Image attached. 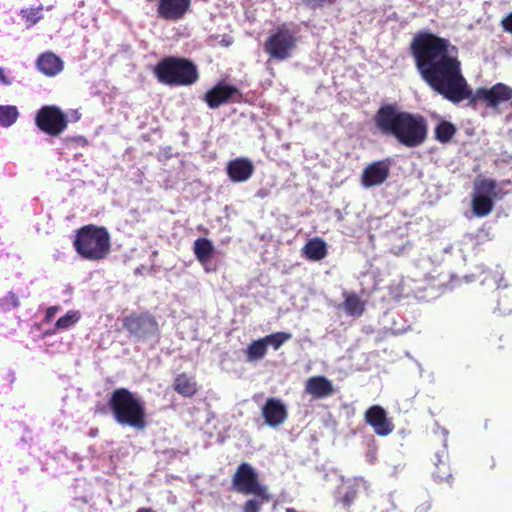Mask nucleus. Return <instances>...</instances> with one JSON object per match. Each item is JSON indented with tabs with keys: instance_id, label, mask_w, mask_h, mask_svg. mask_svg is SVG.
Listing matches in <instances>:
<instances>
[{
	"instance_id": "7c9ffc66",
	"label": "nucleus",
	"mask_w": 512,
	"mask_h": 512,
	"mask_svg": "<svg viewBox=\"0 0 512 512\" xmlns=\"http://www.w3.org/2000/svg\"><path fill=\"white\" fill-rule=\"evenodd\" d=\"M65 142L67 144H71V145H75V146H80V147H85L88 145V140L84 137V136H72V137H67L65 139Z\"/></svg>"
},
{
	"instance_id": "9b49d317",
	"label": "nucleus",
	"mask_w": 512,
	"mask_h": 512,
	"mask_svg": "<svg viewBox=\"0 0 512 512\" xmlns=\"http://www.w3.org/2000/svg\"><path fill=\"white\" fill-rule=\"evenodd\" d=\"M391 162L389 159L375 161L365 167L361 176V184L365 188L383 184L390 174Z\"/></svg>"
},
{
	"instance_id": "6e6552de",
	"label": "nucleus",
	"mask_w": 512,
	"mask_h": 512,
	"mask_svg": "<svg viewBox=\"0 0 512 512\" xmlns=\"http://www.w3.org/2000/svg\"><path fill=\"white\" fill-rule=\"evenodd\" d=\"M232 485L236 492L243 495H255L268 501V487L259 482L257 471L246 462L241 463L232 476Z\"/></svg>"
},
{
	"instance_id": "423d86ee",
	"label": "nucleus",
	"mask_w": 512,
	"mask_h": 512,
	"mask_svg": "<svg viewBox=\"0 0 512 512\" xmlns=\"http://www.w3.org/2000/svg\"><path fill=\"white\" fill-rule=\"evenodd\" d=\"M296 32L286 24L278 26L264 43V51L270 59L284 61L289 59L297 47Z\"/></svg>"
},
{
	"instance_id": "ddd939ff",
	"label": "nucleus",
	"mask_w": 512,
	"mask_h": 512,
	"mask_svg": "<svg viewBox=\"0 0 512 512\" xmlns=\"http://www.w3.org/2000/svg\"><path fill=\"white\" fill-rule=\"evenodd\" d=\"M365 421L379 436H387L394 430V424L387 418L386 411L378 405L366 410Z\"/></svg>"
},
{
	"instance_id": "e433bc0d",
	"label": "nucleus",
	"mask_w": 512,
	"mask_h": 512,
	"mask_svg": "<svg viewBox=\"0 0 512 512\" xmlns=\"http://www.w3.org/2000/svg\"><path fill=\"white\" fill-rule=\"evenodd\" d=\"M286 512H298V511L294 508H287Z\"/></svg>"
},
{
	"instance_id": "20e7f679",
	"label": "nucleus",
	"mask_w": 512,
	"mask_h": 512,
	"mask_svg": "<svg viewBox=\"0 0 512 512\" xmlns=\"http://www.w3.org/2000/svg\"><path fill=\"white\" fill-rule=\"evenodd\" d=\"M73 247L77 254L88 261H101L111 251V238L103 226L88 224L75 232Z\"/></svg>"
},
{
	"instance_id": "1a4fd4ad",
	"label": "nucleus",
	"mask_w": 512,
	"mask_h": 512,
	"mask_svg": "<svg viewBox=\"0 0 512 512\" xmlns=\"http://www.w3.org/2000/svg\"><path fill=\"white\" fill-rule=\"evenodd\" d=\"M67 115L57 106L45 105L41 107L35 116V124L45 134L57 137L68 126Z\"/></svg>"
},
{
	"instance_id": "a211bd4d",
	"label": "nucleus",
	"mask_w": 512,
	"mask_h": 512,
	"mask_svg": "<svg viewBox=\"0 0 512 512\" xmlns=\"http://www.w3.org/2000/svg\"><path fill=\"white\" fill-rule=\"evenodd\" d=\"M172 387L175 392L185 398H192L198 392V384L194 377L184 372L174 378Z\"/></svg>"
},
{
	"instance_id": "2f4dec72",
	"label": "nucleus",
	"mask_w": 512,
	"mask_h": 512,
	"mask_svg": "<svg viewBox=\"0 0 512 512\" xmlns=\"http://www.w3.org/2000/svg\"><path fill=\"white\" fill-rule=\"evenodd\" d=\"M501 26L505 32L512 34V12L501 20Z\"/></svg>"
},
{
	"instance_id": "c756f323",
	"label": "nucleus",
	"mask_w": 512,
	"mask_h": 512,
	"mask_svg": "<svg viewBox=\"0 0 512 512\" xmlns=\"http://www.w3.org/2000/svg\"><path fill=\"white\" fill-rule=\"evenodd\" d=\"M261 503L255 499H249L244 503L243 512H260Z\"/></svg>"
},
{
	"instance_id": "4be33fe9",
	"label": "nucleus",
	"mask_w": 512,
	"mask_h": 512,
	"mask_svg": "<svg viewBox=\"0 0 512 512\" xmlns=\"http://www.w3.org/2000/svg\"><path fill=\"white\" fill-rule=\"evenodd\" d=\"M456 132L457 129L454 124L446 120H440L435 126L434 137L438 142L446 144L453 139Z\"/></svg>"
},
{
	"instance_id": "f257e3e1",
	"label": "nucleus",
	"mask_w": 512,
	"mask_h": 512,
	"mask_svg": "<svg viewBox=\"0 0 512 512\" xmlns=\"http://www.w3.org/2000/svg\"><path fill=\"white\" fill-rule=\"evenodd\" d=\"M409 53L422 80L454 104L469 99L472 105L481 102L487 108L495 109L512 99V87L504 83L478 88L473 94L462 73L459 50L448 38L420 30L410 42Z\"/></svg>"
},
{
	"instance_id": "412c9836",
	"label": "nucleus",
	"mask_w": 512,
	"mask_h": 512,
	"mask_svg": "<svg viewBox=\"0 0 512 512\" xmlns=\"http://www.w3.org/2000/svg\"><path fill=\"white\" fill-rule=\"evenodd\" d=\"M193 250L196 259L201 264H205L212 256L214 252V246L208 238L201 237L194 241Z\"/></svg>"
},
{
	"instance_id": "bb28decb",
	"label": "nucleus",
	"mask_w": 512,
	"mask_h": 512,
	"mask_svg": "<svg viewBox=\"0 0 512 512\" xmlns=\"http://www.w3.org/2000/svg\"><path fill=\"white\" fill-rule=\"evenodd\" d=\"M292 338V334L288 332H276L263 337L266 347L272 346L274 350H278L286 341Z\"/></svg>"
},
{
	"instance_id": "72a5a7b5",
	"label": "nucleus",
	"mask_w": 512,
	"mask_h": 512,
	"mask_svg": "<svg viewBox=\"0 0 512 512\" xmlns=\"http://www.w3.org/2000/svg\"><path fill=\"white\" fill-rule=\"evenodd\" d=\"M59 306H50L47 308L44 321L50 322L54 318L55 314L59 311Z\"/></svg>"
},
{
	"instance_id": "4468645a",
	"label": "nucleus",
	"mask_w": 512,
	"mask_h": 512,
	"mask_svg": "<svg viewBox=\"0 0 512 512\" xmlns=\"http://www.w3.org/2000/svg\"><path fill=\"white\" fill-rule=\"evenodd\" d=\"M252 161L246 157H238L227 163L226 173L234 183L246 182L254 173Z\"/></svg>"
},
{
	"instance_id": "5701e85b",
	"label": "nucleus",
	"mask_w": 512,
	"mask_h": 512,
	"mask_svg": "<svg viewBox=\"0 0 512 512\" xmlns=\"http://www.w3.org/2000/svg\"><path fill=\"white\" fill-rule=\"evenodd\" d=\"M346 313L350 316L359 317L364 313L365 303L355 294H348L343 302Z\"/></svg>"
},
{
	"instance_id": "f3484780",
	"label": "nucleus",
	"mask_w": 512,
	"mask_h": 512,
	"mask_svg": "<svg viewBox=\"0 0 512 512\" xmlns=\"http://www.w3.org/2000/svg\"><path fill=\"white\" fill-rule=\"evenodd\" d=\"M38 69L46 76H55L63 69V61L54 53L46 52L37 59Z\"/></svg>"
},
{
	"instance_id": "39448f33",
	"label": "nucleus",
	"mask_w": 512,
	"mask_h": 512,
	"mask_svg": "<svg viewBox=\"0 0 512 512\" xmlns=\"http://www.w3.org/2000/svg\"><path fill=\"white\" fill-rule=\"evenodd\" d=\"M156 79L166 86H191L199 79L196 64L188 58L168 56L161 59L154 67Z\"/></svg>"
},
{
	"instance_id": "6ab92c4d",
	"label": "nucleus",
	"mask_w": 512,
	"mask_h": 512,
	"mask_svg": "<svg viewBox=\"0 0 512 512\" xmlns=\"http://www.w3.org/2000/svg\"><path fill=\"white\" fill-rule=\"evenodd\" d=\"M447 460L448 453L445 449H443L441 453L437 452L434 456L433 462L435 465V469L432 472V476L434 480L438 483H450V480L452 479L451 469L449 467Z\"/></svg>"
},
{
	"instance_id": "9d476101",
	"label": "nucleus",
	"mask_w": 512,
	"mask_h": 512,
	"mask_svg": "<svg viewBox=\"0 0 512 512\" xmlns=\"http://www.w3.org/2000/svg\"><path fill=\"white\" fill-rule=\"evenodd\" d=\"M192 0H158L157 15L165 21L177 22L189 12Z\"/></svg>"
},
{
	"instance_id": "aec40b11",
	"label": "nucleus",
	"mask_w": 512,
	"mask_h": 512,
	"mask_svg": "<svg viewBox=\"0 0 512 512\" xmlns=\"http://www.w3.org/2000/svg\"><path fill=\"white\" fill-rule=\"evenodd\" d=\"M303 253L308 260L320 261L327 255L326 244L322 239H311L303 247Z\"/></svg>"
},
{
	"instance_id": "f8f14e48",
	"label": "nucleus",
	"mask_w": 512,
	"mask_h": 512,
	"mask_svg": "<svg viewBox=\"0 0 512 512\" xmlns=\"http://www.w3.org/2000/svg\"><path fill=\"white\" fill-rule=\"evenodd\" d=\"M235 95L241 96L235 86L219 83L205 93L203 100L209 108L216 109L229 102H237Z\"/></svg>"
},
{
	"instance_id": "7ed1b4c3",
	"label": "nucleus",
	"mask_w": 512,
	"mask_h": 512,
	"mask_svg": "<svg viewBox=\"0 0 512 512\" xmlns=\"http://www.w3.org/2000/svg\"><path fill=\"white\" fill-rule=\"evenodd\" d=\"M117 424L143 431L147 427V413L144 402L127 388H116L107 401Z\"/></svg>"
},
{
	"instance_id": "a878e982",
	"label": "nucleus",
	"mask_w": 512,
	"mask_h": 512,
	"mask_svg": "<svg viewBox=\"0 0 512 512\" xmlns=\"http://www.w3.org/2000/svg\"><path fill=\"white\" fill-rule=\"evenodd\" d=\"M19 116L18 110L15 106L5 105L0 106V125L9 127L14 124Z\"/></svg>"
},
{
	"instance_id": "473e14b6",
	"label": "nucleus",
	"mask_w": 512,
	"mask_h": 512,
	"mask_svg": "<svg viewBox=\"0 0 512 512\" xmlns=\"http://www.w3.org/2000/svg\"><path fill=\"white\" fill-rule=\"evenodd\" d=\"M23 17H25L28 21L35 24L39 19V11L38 10H30V11H22Z\"/></svg>"
},
{
	"instance_id": "4c0bfd02",
	"label": "nucleus",
	"mask_w": 512,
	"mask_h": 512,
	"mask_svg": "<svg viewBox=\"0 0 512 512\" xmlns=\"http://www.w3.org/2000/svg\"><path fill=\"white\" fill-rule=\"evenodd\" d=\"M95 413H105V409H104V408H102V409H97V410L95 411Z\"/></svg>"
},
{
	"instance_id": "393cba45",
	"label": "nucleus",
	"mask_w": 512,
	"mask_h": 512,
	"mask_svg": "<svg viewBox=\"0 0 512 512\" xmlns=\"http://www.w3.org/2000/svg\"><path fill=\"white\" fill-rule=\"evenodd\" d=\"M267 353V347L263 338L254 340L245 350L246 359L249 362L261 360Z\"/></svg>"
},
{
	"instance_id": "2eb2a0df",
	"label": "nucleus",
	"mask_w": 512,
	"mask_h": 512,
	"mask_svg": "<svg viewBox=\"0 0 512 512\" xmlns=\"http://www.w3.org/2000/svg\"><path fill=\"white\" fill-rule=\"evenodd\" d=\"M262 416L267 425L277 427L286 420L288 413L280 399L268 398L262 407Z\"/></svg>"
},
{
	"instance_id": "cd10ccee",
	"label": "nucleus",
	"mask_w": 512,
	"mask_h": 512,
	"mask_svg": "<svg viewBox=\"0 0 512 512\" xmlns=\"http://www.w3.org/2000/svg\"><path fill=\"white\" fill-rule=\"evenodd\" d=\"M81 318V314L77 310H70L64 316L60 317L55 327L59 330H66L75 325Z\"/></svg>"
},
{
	"instance_id": "b1692460",
	"label": "nucleus",
	"mask_w": 512,
	"mask_h": 512,
	"mask_svg": "<svg viewBox=\"0 0 512 512\" xmlns=\"http://www.w3.org/2000/svg\"><path fill=\"white\" fill-rule=\"evenodd\" d=\"M493 200L487 195H477L472 201V209L476 216L484 217L493 209Z\"/></svg>"
},
{
	"instance_id": "c9c22d12",
	"label": "nucleus",
	"mask_w": 512,
	"mask_h": 512,
	"mask_svg": "<svg viewBox=\"0 0 512 512\" xmlns=\"http://www.w3.org/2000/svg\"><path fill=\"white\" fill-rule=\"evenodd\" d=\"M136 512H156V511L150 507H142V508H139Z\"/></svg>"
},
{
	"instance_id": "f03ea898",
	"label": "nucleus",
	"mask_w": 512,
	"mask_h": 512,
	"mask_svg": "<svg viewBox=\"0 0 512 512\" xmlns=\"http://www.w3.org/2000/svg\"><path fill=\"white\" fill-rule=\"evenodd\" d=\"M373 122L381 135L393 137L407 148L419 147L428 138L426 118L421 114L401 110L394 104L380 106L374 114Z\"/></svg>"
},
{
	"instance_id": "dca6fc26",
	"label": "nucleus",
	"mask_w": 512,
	"mask_h": 512,
	"mask_svg": "<svg viewBox=\"0 0 512 512\" xmlns=\"http://www.w3.org/2000/svg\"><path fill=\"white\" fill-rule=\"evenodd\" d=\"M305 391L315 399H323L330 396L334 388L325 376H312L306 381Z\"/></svg>"
},
{
	"instance_id": "f704fd0d",
	"label": "nucleus",
	"mask_w": 512,
	"mask_h": 512,
	"mask_svg": "<svg viewBox=\"0 0 512 512\" xmlns=\"http://www.w3.org/2000/svg\"><path fill=\"white\" fill-rule=\"evenodd\" d=\"M483 186L486 188L487 191H492L495 189V182L492 180H485L483 182Z\"/></svg>"
},
{
	"instance_id": "0eeeda50",
	"label": "nucleus",
	"mask_w": 512,
	"mask_h": 512,
	"mask_svg": "<svg viewBox=\"0 0 512 512\" xmlns=\"http://www.w3.org/2000/svg\"><path fill=\"white\" fill-rule=\"evenodd\" d=\"M123 328L137 341H147L161 335L160 325L156 317L148 311L126 315L122 320Z\"/></svg>"
},
{
	"instance_id": "c85d7f7f",
	"label": "nucleus",
	"mask_w": 512,
	"mask_h": 512,
	"mask_svg": "<svg viewBox=\"0 0 512 512\" xmlns=\"http://www.w3.org/2000/svg\"><path fill=\"white\" fill-rule=\"evenodd\" d=\"M338 0H302V3L310 10L322 9L334 5Z\"/></svg>"
}]
</instances>
